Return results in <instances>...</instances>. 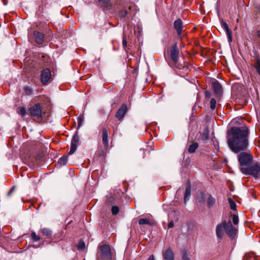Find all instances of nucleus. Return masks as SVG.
Returning <instances> with one entry per match:
<instances>
[{
	"label": "nucleus",
	"mask_w": 260,
	"mask_h": 260,
	"mask_svg": "<svg viewBox=\"0 0 260 260\" xmlns=\"http://www.w3.org/2000/svg\"><path fill=\"white\" fill-rule=\"evenodd\" d=\"M231 133V136L229 134L228 143L233 152L239 153L247 148L249 131L247 126L232 127Z\"/></svg>",
	"instance_id": "f257e3e1"
},
{
	"label": "nucleus",
	"mask_w": 260,
	"mask_h": 260,
	"mask_svg": "<svg viewBox=\"0 0 260 260\" xmlns=\"http://www.w3.org/2000/svg\"><path fill=\"white\" fill-rule=\"evenodd\" d=\"M102 143L103 146H101L99 150L98 151V153L100 156L104 157L106 154L107 150L109 146L108 142V135L109 133V129L106 127H102Z\"/></svg>",
	"instance_id": "f03ea898"
},
{
	"label": "nucleus",
	"mask_w": 260,
	"mask_h": 260,
	"mask_svg": "<svg viewBox=\"0 0 260 260\" xmlns=\"http://www.w3.org/2000/svg\"><path fill=\"white\" fill-rule=\"evenodd\" d=\"M240 171L246 175L258 178L260 176V163L255 162L249 167L240 168Z\"/></svg>",
	"instance_id": "7ed1b4c3"
},
{
	"label": "nucleus",
	"mask_w": 260,
	"mask_h": 260,
	"mask_svg": "<svg viewBox=\"0 0 260 260\" xmlns=\"http://www.w3.org/2000/svg\"><path fill=\"white\" fill-rule=\"evenodd\" d=\"M97 260H112V254L109 245H101L98 253Z\"/></svg>",
	"instance_id": "20e7f679"
},
{
	"label": "nucleus",
	"mask_w": 260,
	"mask_h": 260,
	"mask_svg": "<svg viewBox=\"0 0 260 260\" xmlns=\"http://www.w3.org/2000/svg\"><path fill=\"white\" fill-rule=\"evenodd\" d=\"M238 159L240 168L246 167L251 164L253 156L249 152H241L238 155Z\"/></svg>",
	"instance_id": "39448f33"
},
{
	"label": "nucleus",
	"mask_w": 260,
	"mask_h": 260,
	"mask_svg": "<svg viewBox=\"0 0 260 260\" xmlns=\"http://www.w3.org/2000/svg\"><path fill=\"white\" fill-rule=\"evenodd\" d=\"M30 115L38 119L43 117V111L40 104H36L29 108Z\"/></svg>",
	"instance_id": "423d86ee"
},
{
	"label": "nucleus",
	"mask_w": 260,
	"mask_h": 260,
	"mask_svg": "<svg viewBox=\"0 0 260 260\" xmlns=\"http://www.w3.org/2000/svg\"><path fill=\"white\" fill-rule=\"evenodd\" d=\"M224 224L225 225V232L226 234L232 239H234L237 234V229L232 224L231 221L229 220L228 222L224 220Z\"/></svg>",
	"instance_id": "0eeeda50"
},
{
	"label": "nucleus",
	"mask_w": 260,
	"mask_h": 260,
	"mask_svg": "<svg viewBox=\"0 0 260 260\" xmlns=\"http://www.w3.org/2000/svg\"><path fill=\"white\" fill-rule=\"evenodd\" d=\"M79 136L77 134H76L73 137L71 144V149L68 153V154H73L76 151L77 147L79 145Z\"/></svg>",
	"instance_id": "6e6552de"
},
{
	"label": "nucleus",
	"mask_w": 260,
	"mask_h": 260,
	"mask_svg": "<svg viewBox=\"0 0 260 260\" xmlns=\"http://www.w3.org/2000/svg\"><path fill=\"white\" fill-rule=\"evenodd\" d=\"M51 72L48 68L44 69L41 75V81L43 85H46L51 78Z\"/></svg>",
	"instance_id": "1a4fd4ad"
},
{
	"label": "nucleus",
	"mask_w": 260,
	"mask_h": 260,
	"mask_svg": "<svg viewBox=\"0 0 260 260\" xmlns=\"http://www.w3.org/2000/svg\"><path fill=\"white\" fill-rule=\"evenodd\" d=\"M127 111V107L126 104H123L117 111L115 117L119 120H122Z\"/></svg>",
	"instance_id": "9d476101"
},
{
	"label": "nucleus",
	"mask_w": 260,
	"mask_h": 260,
	"mask_svg": "<svg viewBox=\"0 0 260 260\" xmlns=\"http://www.w3.org/2000/svg\"><path fill=\"white\" fill-rule=\"evenodd\" d=\"M212 86L214 92L216 95L219 96L222 93V88L220 83L216 80H213L211 82Z\"/></svg>",
	"instance_id": "9b49d317"
},
{
	"label": "nucleus",
	"mask_w": 260,
	"mask_h": 260,
	"mask_svg": "<svg viewBox=\"0 0 260 260\" xmlns=\"http://www.w3.org/2000/svg\"><path fill=\"white\" fill-rule=\"evenodd\" d=\"M179 55V51L177 48V44H175L171 48L170 56L173 61L177 63Z\"/></svg>",
	"instance_id": "f8f14e48"
},
{
	"label": "nucleus",
	"mask_w": 260,
	"mask_h": 260,
	"mask_svg": "<svg viewBox=\"0 0 260 260\" xmlns=\"http://www.w3.org/2000/svg\"><path fill=\"white\" fill-rule=\"evenodd\" d=\"M251 60L253 62L254 68L260 76V57L256 52H254V56H252Z\"/></svg>",
	"instance_id": "ddd939ff"
},
{
	"label": "nucleus",
	"mask_w": 260,
	"mask_h": 260,
	"mask_svg": "<svg viewBox=\"0 0 260 260\" xmlns=\"http://www.w3.org/2000/svg\"><path fill=\"white\" fill-rule=\"evenodd\" d=\"M251 60L253 62L254 68L260 76V57L256 52H254V56H252Z\"/></svg>",
	"instance_id": "4468645a"
},
{
	"label": "nucleus",
	"mask_w": 260,
	"mask_h": 260,
	"mask_svg": "<svg viewBox=\"0 0 260 260\" xmlns=\"http://www.w3.org/2000/svg\"><path fill=\"white\" fill-rule=\"evenodd\" d=\"M174 27L177 31L178 37H180L183 29V22L181 19H178L174 22Z\"/></svg>",
	"instance_id": "2eb2a0df"
},
{
	"label": "nucleus",
	"mask_w": 260,
	"mask_h": 260,
	"mask_svg": "<svg viewBox=\"0 0 260 260\" xmlns=\"http://www.w3.org/2000/svg\"><path fill=\"white\" fill-rule=\"evenodd\" d=\"M163 258L165 260H174L175 255L172 249L168 248L162 252Z\"/></svg>",
	"instance_id": "dca6fc26"
},
{
	"label": "nucleus",
	"mask_w": 260,
	"mask_h": 260,
	"mask_svg": "<svg viewBox=\"0 0 260 260\" xmlns=\"http://www.w3.org/2000/svg\"><path fill=\"white\" fill-rule=\"evenodd\" d=\"M220 23L222 27L226 31L229 42H231L232 41V32L231 30L229 28L228 24L223 20H222Z\"/></svg>",
	"instance_id": "f3484780"
},
{
	"label": "nucleus",
	"mask_w": 260,
	"mask_h": 260,
	"mask_svg": "<svg viewBox=\"0 0 260 260\" xmlns=\"http://www.w3.org/2000/svg\"><path fill=\"white\" fill-rule=\"evenodd\" d=\"M223 230L225 231V225L224 224V221L216 226V234L217 237L222 238L223 235Z\"/></svg>",
	"instance_id": "a211bd4d"
},
{
	"label": "nucleus",
	"mask_w": 260,
	"mask_h": 260,
	"mask_svg": "<svg viewBox=\"0 0 260 260\" xmlns=\"http://www.w3.org/2000/svg\"><path fill=\"white\" fill-rule=\"evenodd\" d=\"M34 36L35 41L38 44H42L44 41V35L40 32L35 31L34 32Z\"/></svg>",
	"instance_id": "6ab92c4d"
},
{
	"label": "nucleus",
	"mask_w": 260,
	"mask_h": 260,
	"mask_svg": "<svg viewBox=\"0 0 260 260\" xmlns=\"http://www.w3.org/2000/svg\"><path fill=\"white\" fill-rule=\"evenodd\" d=\"M40 232L43 236H45L47 239H50L52 237V232L49 229L43 228L40 230Z\"/></svg>",
	"instance_id": "aec40b11"
},
{
	"label": "nucleus",
	"mask_w": 260,
	"mask_h": 260,
	"mask_svg": "<svg viewBox=\"0 0 260 260\" xmlns=\"http://www.w3.org/2000/svg\"><path fill=\"white\" fill-rule=\"evenodd\" d=\"M190 195H191V186L189 183H187L185 191V194H184V200L185 203H186L189 200Z\"/></svg>",
	"instance_id": "412c9836"
},
{
	"label": "nucleus",
	"mask_w": 260,
	"mask_h": 260,
	"mask_svg": "<svg viewBox=\"0 0 260 260\" xmlns=\"http://www.w3.org/2000/svg\"><path fill=\"white\" fill-rule=\"evenodd\" d=\"M208 199L207 200V203L208 208H211L215 203L216 200L210 194H209Z\"/></svg>",
	"instance_id": "4be33fe9"
},
{
	"label": "nucleus",
	"mask_w": 260,
	"mask_h": 260,
	"mask_svg": "<svg viewBox=\"0 0 260 260\" xmlns=\"http://www.w3.org/2000/svg\"><path fill=\"white\" fill-rule=\"evenodd\" d=\"M199 144L198 143H192L189 146L188 151L190 153H193L196 151V149L198 148Z\"/></svg>",
	"instance_id": "5701e85b"
},
{
	"label": "nucleus",
	"mask_w": 260,
	"mask_h": 260,
	"mask_svg": "<svg viewBox=\"0 0 260 260\" xmlns=\"http://www.w3.org/2000/svg\"><path fill=\"white\" fill-rule=\"evenodd\" d=\"M131 9V7H128L127 9H123L120 11L119 12V16L122 17V18H124L126 17L127 15L129 14V11Z\"/></svg>",
	"instance_id": "b1692460"
},
{
	"label": "nucleus",
	"mask_w": 260,
	"mask_h": 260,
	"mask_svg": "<svg viewBox=\"0 0 260 260\" xmlns=\"http://www.w3.org/2000/svg\"><path fill=\"white\" fill-rule=\"evenodd\" d=\"M209 130L208 128H205L201 135V138L203 141H206L209 138Z\"/></svg>",
	"instance_id": "393cba45"
},
{
	"label": "nucleus",
	"mask_w": 260,
	"mask_h": 260,
	"mask_svg": "<svg viewBox=\"0 0 260 260\" xmlns=\"http://www.w3.org/2000/svg\"><path fill=\"white\" fill-rule=\"evenodd\" d=\"M102 6L109 9L111 6V2L110 0H99Z\"/></svg>",
	"instance_id": "a878e982"
},
{
	"label": "nucleus",
	"mask_w": 260,
	"mask_h": 260,
	"mask_svg": "<svg viewBox=\"0 0 260 260\" xmlns=\"http://www.w3.org/2000/svg\"><path fill=\"white\" fill-rule=\"evenodd\" d=\"M139 224L140 225L148 224L151 225V221L147 218H141L139 220Z\"/></svg>",
	"instance_id": "bb28decb"
},
{
	"label": "nucleus",
	"mask_w": 260,
	"mask_h": 260,
	"mask_svg": "<svg viewBox=\"0 0 260 260\" xmlns=\"http://www.w3.org/2000/svg\"><path fill=\"white\" fill-rule=\"evenodd\" d=\"M17 113L22 117L26 115V109L24 107H19L17 109Z\"/></svg>",
	"instance_id": "cd10ccee"
},
{
	"label": "nucleus",
	"mask_w": 260,
	"mask_h": 260,
	"mask_svg": "<svg viewBox=\"0 0 260 260\" xmlns=\"http://www.w3.org/2000/svg\"><path fill=\"white\" fill-rule=\"evenodd\" d=\"M23 89L25 94L27 95H30L33 93L32 89L29 86H25L24 87Z\"/></svg>",
	"instance_id": "c85d7f7f"
},
{
	"label": "nucleus",
	"mask_w": 260,
	"mask_h": 260,
	"mask_svg": "<svg viewBox=\"0 0 260 260\" xmlns=\"http://www.w3.org/2000/svg\"><path fill=\"white\" fill-rule=\"evenodd\" d=\"M68 161V157L67 156H63L61 157L58 161V164L60 165H66Z\"/></svg>",
	"instance_id": "c756f323"
},
{
	"label": "nucleus",
	"mask_w": 260,
	"mask_h": 260,
	"mask_svg": "<svg viewBox=\"0 0 260 260\" xmlns=\"http://www.w3.org/2000/svg\"><path fill=\"white\" fill-rule=\"evenodd\" d=\"M228 201L230 204L231 209L233 210H235L237 207L235 202L231 198H229Z\"/></svg>",
	"instance_id": "7c9ffc66"
},
{
	"label": "nucleus",
	"mask_w": 260,
	"mask_h": 260,
	"mask_svg": "<svg viewBox=\"0 0 260 260\" xmlns=\"http://www.w3.org/2000/svg\"><path fill=\"white\" fill-rule=\"evenodd\" d=\"M85 248V244L83 241H80L77 245V248L79 250H83Z\"/></svg>",
	"instance_id": "2f4dec72"
},
{
	"label": "nucleus",
	"mask_w": 260,
	"mask_h": 260,
	"mask_svg": "<svg viewBox=\"0 0 260 260\" xmlns=\"http://www.w3.org/2000/svg\"><path fill=\"white\" fill-rule=\"evenodd\" d=\"M30 237L32 240L34 242H37L40 240V237L39 236H37L34 232L31 233Z\"/></svg>",
	"instance_id": "473e14b6"
},
{
	"label": "nucleus",
	"mask_w": 260,
	"mask_h": 260,
	"mask_svg": "<svg viewBox=\"0 0 260 260\" xmlns=\"http://www.w3.org/2000/svg\"><path fill=\"white\" fill-rule=\"evenodd\" d=\"M119 211V207L117 206H113L111 208V212L113 215H117Z\"/></svg>",
	"instance_id": "72a5a7b5"
},
{
	"label": "nucleus",
	"mask_w": 260,
	"mask_h": 260,
	"mask_svg": "<svg viewBox=\"0 0 260 260\" xmlns=\"http://www.w3.org/2000/svg\"><path fill=\"white\" fill-rule=\"evenodd\" d=\"M181 253L182 254V260H190L187 255V252L186 250H182Z\"/></svg>",
	"instance_id": "f704fd0d"
},
{
	"label": "nucleus",
	"mask_w": 260,
	"mask_h": 260,
	"mask_svg": "<svg viewBox=\"0 0 260 260\" xmlns=\"http://www.w3.org/2000/svg\"><path fill=\"white\" fill-rule=\"evenodd\" d=\"M216 105V101L214 99H211L210 101V108L213 110L215 109Z\"/></svg>",
	"instance_id": "c9c22d12"
},
{
	"label": "nucleus",
	"mask_w": 260,
	"mask_h": 260,
	"mask_svg": "<svg viewBox=\"0 0 260 260\" xmlns=\"http://www.w3.org/2000/svg\"><path fill=\"white\" fill-rule=\"evenodd\" d=\"M232 217L233 223L235 225L237 224L239 222V218L238 216L234 214L232 215Z\"/></svg>",
	"instance_id": "e433bc0d"
},
{
	"label": "nucleus",
	"mask_w": 260,
	"mask_h": 260,
	"mask_svg": "<svg viewBox=\"0 0 260 260\" xmlns=\"http://www.w3.org/2000/svg\"><path fill=\"white\" fill-rule=\"evenodd\" d=\"M122 45L123 48L125 49V48L127 46V41L126 38L124 37H123L122 40Z\"/></svg>",
	"instance_id": "4c0bfd02"
},
{
	"label": "nucleus",
	"mask_w": 260,
	"mask_h": 260,
	"mask_svg": "<svg viewBox=\"0 0 260 260\" xmlns=\"http://www.w3.org/2000/svg\"><path fill=\"white\" fill-rule=\"evenodd\" d=\"M197 199L200 202H204V200L203 194L201 193L200 195L198 196Z\"/></svg>",
	"instance_id": "58836bf2"
},
{
	"label": "nucleus",
	"mask_w": 260,
	"mask_h": 260,
	"mask_svg": "<svg viewBox=\"0 0 260 260\" xmlns=\"http://www.w3.org/2000/svg\"><path fill=\"white\" fill-rule=\"evenodd\" d=\"M205 94L206 98H210L211 95V92L208 90L205 91Z\"/></svg>",
	"instance_id": "ea45409f"
},
{
	"label": "nucleus",
	"mask_w": 260,
	"mask_h": 260,
	"mask_svg": "<svg viewBox=\"0 0 260 260\" xmlns=\"http://www.w3.org/2000/svg\"><path fill=\"white\" fill-rule=\"evenodd\" d=\"M15 189V187L14 186L13 187L11 190L9 191L8 193V197H10L11 196V194L12 193V192L14 191V190Z\"/></svg>",
	"instance_id": "a19ab883"
},
{
	"label": "nucleus",
	"mask_w": 260,
	"mask_h": 260,
	"mask_svg": "<svg viewBox=\"0 0 260 260\" xmlns=\"http://www.w3.org/2000/svg\"><path fill=\"white\" fill-rule=\"evenodd\" d=\"M174 226V222L173 221H170L168 224L169 228H172Z\"/></svg>",
	"instance_id": "79ce46f5"
},
{
	"label": "nucleus",
	"mask_w": 260,
	"mask_h": 260,
	"mask_svg": "<svg viewBox=\"0 0 260 260\" xmlns=\"http://www.w3.org/2000/svg\"><path fill=\"white\" fill-rule=\"evenodd\" d=\"M257 35L258 40L260 41V28L257 31Z\"/></svg>",
	"instance_id": "37998d69"
},
{
	"label": "nucleus",
	"mask_w": 260,
	"mask_h": 260,
	"mask_svg": "<svg viewBox=\"0 0 260 260\" xmlns=\"http://www.w3.org/2000/svg\"><path fill=\"white\" fill-rule=\"evenodd\" d=\"M147 260H154V256L153 254L151 255Z\"/></svg>",
	"instance_id": "c03bdc74"
},
{
	"label": "nucleus",
	"mask_w": 260,
	"mask_h": 260,
	"mask_svg": "<svg viewBox=\"0 0 260 260\" xmlns=\"http://www.w3.org/2000/svg\"><path fill=\"white\" fill-rule=\"evenodd\" d=\"M82 121V120L81 118H79L78 121L79 126H80L81 125Z\"/></svg>",
	"instance_id": "a18cd8bd"
},
{
	"label": "nucleus",
	"mask_w": 260,
	"mask_h": 260,
	"mask_svg": "<svg viewBox=\"0 0 260 260\" xmlns=\"http://www.w3.org/2000/svg\"><path fill=\"white\" fill-rule=\"evenodd\" d=\"M182 69H184L185 70V72H187L188 71V68H186V67H182Z\"/></svg>",
	"instance_id": "49530a36"
}]
</instances>
